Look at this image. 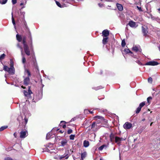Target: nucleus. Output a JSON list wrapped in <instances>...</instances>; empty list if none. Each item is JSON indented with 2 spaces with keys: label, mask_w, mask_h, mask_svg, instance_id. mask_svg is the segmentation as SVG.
Listing matches in <instances>:
<instances>
[{
  "label": "nucleus",
  "mask_w": 160,
  "mask_h": 160,
  "mask_svg": "<svg viewBox=\"0 0 160 160\" xmlns=\"http://www.w3.org/2000/svg\"><path fill=\"white\" fill-rule=\"evenodd\" d=\"M25 36H26V37L28 38V44L31 48L32 47V40L31 35V32L29 30L26 31Z\"/></svg>",
  "instance_id": "nucleus-1"
},
{
  "label": "nucleus",
  "mask_w": 160,
  "mask_h": 160,
  "mask_svg": "<svg viewBox=\"0 0 160 160\" xmlns=\"http://www.w3.org/2000/svg\"><path fill=\"white\" fill-rule=\"evenodd\" d=\"M3 70L8 72L9 74L10 75H13L15 73V72L13 71V69L12 68H9L7 66H3Z\"/></svg>",
  "instance_id": "nucleus-2"
},
{
  "label": "nucleus",
  "mask_w": 160,
  "mask_h": 160,
  "mask_svg": "<svg viewBox=\"0 0 160 160\" xmlns=\"http://www.w3.org/2000/svg\"><path fill=\"white\" fill-rule=\"evenodd\" d=\"M20 137L21 138H25L26 136H27L28 135V132L27 130H22L20 132Z\"/></svg>",
  "instance_id": "nucleus-3"
},
{
  "label": "nucleus",
  "mask_w": 160,
  "mask_h": 160,
  "mask_svg": "<svg viewBox=\"0 0 160 160\" xmlns=\"http://www.w3.org/2000/svg\"><path fill=\"white\" fill-rule=\"evenodd\" d=\"M132 126V124L129 122H126L123 125V128L126 129L131 128Z\"/></svg>",
  "instance_id": "nucleus-4"
},
{
  "label": "nucleus",
  "mask_w": 160,
  "mask_h": 160,
  "mask_svg": "<svg viewBox=\"0 0 160 160\" xmlns=\"http://www.w3.org/2000/svg\"><path fill=\"white\" fill-rule=\"evenodd\" d=\"M125 140V139L122 138H120L118 136L115 137V141L116 143H117L118 145H120L121 143V141H124Z\"/></svg>",
  "instance_id": "nucleus-5"
},
{
  "label": "nucleus",
  "mask_w": 160,
  "mask_h": 160,
  "mask_svg": "<svg viewBox=\"0 0 160 160\" xmlns=\"http://www.w3.org/2000/svg\"><path fill=\"white\" fill-rule=\"evenodd\" d=\"M23 48L25 53L28 56H29L30 54V52L28 45H23Z\"/></svg>",
  "instance_id": "nucleus-6"
},
{
  "label": "nucleus",
  "mask_w": 160,
  "mask_h": 160,
  "mask_svg": "<svg viewBox=\"0 0 160 160\" xmlns=\"http://www.w3.org/2000/svg\"><path fill=\"white\" fill-rule=\"evenodd\" d=\"M128 25H129L132 28H136L138 26V25L136 24V22L132 20L130 21L127 24V26Z\"/></svg>",
  "instance_id": "nucleus-7"
},
{
  "label": "nucleus",
  "mask_w": 160,
  "mask_h": 160,
  "mask_svg": "<svg viewBox=\"0 0 160 160\" xmlns=\"http://www.w3.org/2000/svg\"><path fill=\"white\" fill-rule=\"evenodd\" d=\"M102 36L103 37H108L109 34V31L107 29H105L102 32Z\"/></svg>",
  "instance_id": "nucleus-8"
},
{
  "label": "nucleus",
  "mask_w": 160,
  "mask_h": 160,
  "mask_svg": "<svg viewBox=\"0 0 160 160\" xmlns=\"http://www.w3.org/2000/svg\"><path fill=\"white\" fill-rule=\"evenodd\" d=\"M147 29V28H145L143 26L142 27V31L143 36L145 37H146L147 35V33L148 32Z\"/></svg>",
  "instance_id": "nucleus-9"
},
{
  "label": "nucleus",
  "mask_w": 160,
  "mask_h": 160,
  "mask_svg": "<svg viewBox=\"0 0 160 160\" xmlns=\"http://www.w3.org/2000/svg\"><path fill=\"white\" fill-rule=\"evenodd\" d=\"M158 63L156 61H150L147 62L145 64L146 65H150V66H156L158 65Z\"/></svg>",
  "instance_id": "nucleus-10"
},
{
  "label": "nucleus",
  "mask_w": 160,
  "mask_h": 160,
  "mask_svg": "<svg viewBox=\"0 0 160 160\" xmlns=\"http://www.w3.org/2000/svg\"><path fill=\"white\" fill-rule=\"evenodd\" d=\"M30 79L29 77H27L25 78L23 81V83L25 85L27 86L30 83Z\"/></svg>",
  "instance_id": "nucleus-11"
},
{
  "label": "nucleus",
  "mask_w": 160,
  "mask_h": 160,
  "mask_svg": "<svg viewBox=\"0 0 160 160\" xmlns=\"http://www.w3.org/2000/svg\"><path fill=\"white\" fill-rule=\"evenodd\" d=\"M68 143V140L66 139H63L61 142V146L62 147H64L67 145Z\"/></svg>",
  "instance_id": "nucleus-12"
},
{
  "label": "nucleus",
  "mask_w": 160,
  "mask_h": 160,
  "mask_svg": "<svg viewBox=\"0 0 160 160\" xmlns=\"http://www.w3.org/2000/svg\"><path fill=\"white\" fill-rule=\"evenodd\" d=\"M27 39L28 40V38L26 37V36L24 35L22 36V43L23 45L27 44L26 43V40Z\"/></svg>",
  "instance_id": "nucleus-13"
},
{
  "label": "nucleus",
  "mask_w": 160,
  "mask_h": 160,
  "mask_svg": "<svg viewBox=\"0 0 160 160\" xmlns=\"http://www.w3.org/2000/svg\"><path fill=\"white\" fill-rule=\"evenodd\" d=\"M108 37H103L102 40V43L103 45H106L108 41Z\"/></svg>",
  "instance_id": "nucleus-14"
},
{
  "label": "nucleus",
  "mask_w": 160,
  "mask_h": 160,
  "mask_svg": "<svg viewBox=\"0 0 160 160\" xmlns=\"http://www.w3.org/2000/svg\"><path fill=\"white\" fill-rule=\"evenodd\" d=\"M117 6L118 9L120 11H122L123 10V7L122 5L119 3H117Z\"/></svg>",
  "instance_id": "nucleus-15"
},
{
  "label": "nucleus",
  "mask_w": 160,
  "mask_h": 160,
  "mask_svg": "<svg viewBox=\"0 0 160 160\" xmlns=\"http://www.w3.org/2000/svg\"><path fill=\"white\" fill-rule=\"evenodd\" d=\"M67 123V122H66L62 121H61L60 125L61 126H62L63 128H65L66 127V124Z\"/></svg>",
  "instance_id": "nucleus-16"
},
{
  "label": "nucleus",
  "mask_w": 160,
  "mask_h": 160,
  "mask_svg": "<svg viewBox=\"0 0 160 160\" xmlns=\"http://www.w3.org/2000/svg\"><path fill=\"white\" fill-rule=\"evenodd\" d=\"M16 37L17 40L19 42H21L22 41V36L20 35L17 34L16 35Z\"/></svg>",
  "instance_id": "nucleus-17"
},
{
  "label": "nucleus",
  "mask_w": 160,
  "mask_h": 160,
  "mask_svg": "<svg viewBox=\"0 0 160 160\" xmlns=\"http://www.w3.org/2000/svg\"><path fill=\"white\" fill-rule=\"evenodd\" d=\"M24 122H22V124H23V126L22 127V128H25L26 127V125L28 121V119L25 117L24 118Z\"/></svg>",
  "instance_id": "nucleus-18"
},
{
  "label": "nucleus",
  "mask_w": 160,
  "mask_h": 160,
  "mask_svg": "<svg viewBox=\"0 0 160 160\" xmlns=\"http://www.w3.org/2000/svg\"><path fill=\"white\" fill-rule=\"evenodd\" d=\"M10 68H12L13 69V71L15 72V69L14 67V63L13 61L11 59L10 60Z\"/></svg>",
  "instance_id": "nucleus-19"
},
{
  "label": "nucleus",
  "mask_w": 160,
  "mask_h": 160,
  "mask_svg": "<svg viewBox=\"0 0 160 160\" xmlns=\"http://www.w3.org/2000/svg\"><path fill=\"white\" fill-rule=\"evenodd\" d=\"M87 156V152H84L81 153V158L82 160H83V159L86 157Z\"/></svg>",
  "instance_id": "nucleus-20"
},
{
  "label": "nucleus",
  "mask_w": 160,
  "mask_h": 160,
  "mask_svg": "<svg viewBox=\"0 0 160 160\" xmlns=\"http://www.w3.org/2000/svg\"><path fill=\"white\" fill-rule=\"evenodd\" d=\"M65 154L63 155L59 156V159L61 160L64 158H65L66 159H68L69 157V156L68 154H66L65 155Z\"/></svg>",
  "instance_id": "nucleus-21"
},
{
  "label": "nucleus",
  "mask_w": 160,
  "mask_h": 160,
  "mask_svg": "<svg viewBox=\"0 0 160 160\" xmlns=\"http://www.w3.org/2000/svg\"><path fill=\"white\" fill-rule=\"evenodd\" d=\"M89 145V142L87 141L86 140H85L83 142V146L85 147H88Z\"/></svg>",
  "instance_id": "nucleus-22"
},
{
  "label": "nucleus",
  "mask_w": 160,
  "mask_h": 160,
  "mask_svg": "<svg viewBox=\"0 0 160 160\" xmlns=\"http://www.w3.org/2000/svg\"><path fill=\"white\" fill-rule=\"evenodd\" d=\"M110 141L111 142H113L114 141V140L115 139V137L114 134L112 133H111L110 136Z\"/></svg>",
  "instance_id": "nucleus-23"
},
{
  "label": "nucleus",
  "mask_w": 160,
  "mask_h": 160,
  "mask_svg": "<svg viewBox=\"0 0 160 160\" xmlns=\"http://www.w3.org/2000/svg\"><path fill=\"white\" fill-rule=\"evenodd\" d=\"M126 54L130 53L132 54V52L129 50V48H125L123 50Z\"/></svg>",
  "instance_id": "nucleus-24"
},
{
  "label": "nucleus",
  "mask_w": 160,
  "mask_h": 160,
  "mask_svg": "<svg viewBox=\"0 0 160 160\" xmlns=\"http://www.w3.org/2000/svg\"><path fill=\"white\" fill-rule=\"evenodd\" d=\"M94 118L95 119H98L100 120H104V118L103 117L99 116H95L94 117Z\"/></svg>",
  "instance_id": "nucleus-25"
},
{
  "label": "nucleus",
  "mask_w": 160,
  "mask_h": 160,
  "mask_svg": "<svg viewBox=\"0 0 160 160\" xmlns=\"http://www.w3.org/2000/svg\"><path fill=\"white\" fill-rule=\"evenodd\" d=\"M23 24L24 25V28L26 31L29 30V28L28 27L27 23L25 21L23 22Z\"/></svg>",
  "instance_id": "nucleus-26"
},
{
  "label": "nucleus",
  "mask_w": 160,
  "mask_h": 160,
  "mask_svg": "<svg viewBox=\"0 0 160 160\" xmlns=\"http://www.w3.org/2000/svg\"><path fill=\"white\" fill-rule=\"evenodd\" d=\"M103 88H104L102 86H98L97 87L93 88V89L95 90H98L102 89Z\"/></svg>",
  "instance_id": "nucleus-27"
},
{
  "label": "nucleus",
  "mask_w": 160,
  "mask_h": 160,
  "mask_svg": "<svg viewBox=\"0 0 160 160\" xmlns=\"http://www.w3.org/2000/svg\"><path fill=\"white\" fill-rule=\"evenodd\" d=\"M152 99V98L150 96L148 97L147 98V103L148 105H149L151 103V101Z\"/></svg>",
  "instance_id": "nucleus-28"
},
{
  "label": "nucleus",
  "mask_w": 160,
  "mask_h": 160,
  "mask_svg": "<svg viewBox=\"0 0 160 160\" xmlns=\"http://www.w3.org/2000/svg\"><path fill=\"white\" fill-rule=\"evenodd\" d=\"M32 63H33V65L34 66L35 68H37V63L36 62V59H33L32 60Z\"/></svg>",
  "instance_id": "nucleus-29"
},
{
  "label": "nucleus",
  "mask_w": 160,
  "mask_h": 160,
  "mask_svg": "<svg viewBox=\"0 0 160 160\" xmlns=\"http://www.w3.org/2000/svg\"><path fill=\"white\" fill-rule=\"evenodd\" d=\"M8 128V126H2L0 128V132L3 131L4 129L7 128Z\"/></svg>",
  "instance_id": "nucleus-30"
},
{
  "label": "nucleus",
  "mask_w": 160,
  "mask_h": 160,
  "mask_svg": "<svg viewBox=\"0 0 160 160\" xmlns=\"http://www.w3.org/2000/svg\"><path fill=\"white\" fill-rule=\"evenodd\" d=\"M126 44L125 39H123L122 41L121 46L122 47H124Z\"/></svg>",
  "instance_id": "nucleus-31"
},
{
  "label": "nucleus",
  "mask_w": 160,
  "mask_h": 160,
  "mask_svg": "<svg viewBox=\"0 0 160 160\" xmlns=\"http://www.w3.org/2000/svg\"><path fill=\"white\" fill-rule=\"evenodd\" d=\"M132 50L136 52H137L138 51V48L136 46L133 47L132 48Z\"/></svg>",
  "instance_id": "nucleus-32"
},
{
  "label": "nucleus",
  "mask_w": 160,
  "mask_h": 160,
  "mask_svg": "<svg viewBox=\"0 0 160 160\" xmlns=\"http://www.w3.org/2000/svg\"><path fill=\"white\" fill-rule=\"evenodd\" d=\"M6 56V55L4 53H3L0 56V61H2L3 59Z\"/></svg>",
  "instance_id": "nucleus-33"
},
{
  "label": "nucleus",
  "mask_w": 160,
  "mask_h": 160,
  "mask_svg": "<svg viewBox=\"0 0 160 160\" xmlns=\"http://www.w3.org/2000/svg\"><path fill=\"white\" fill-rule=\"evenodd\" d=\"M145 104V102H143L140 103L139 106L142 108L143 107Z\"/></svg>",
  "instance_id": "nucleus-34"
},
{
  "label": "nucleus",
  "mask_w": 160,
  "mask_h": 160,
  "mask_svg": "<svg viewBox=\"0 0 160 160\" xmlns=\"http://www.w3.org/2000/svg\"><path fill=\"white\" fill-rule=\"evenodd\" d=\"M105 147H106V145H102L98 148V149L99 151H102Z\"/></svg>",
  "instance_id": "nucleus-35"
},
{
  "label": "nucleus",
  "mask_w": 160,
  "mask_h": 160,
  "mask_svg": "<svg viewBox=\"0 0 160 160\" xmlns=\"http://www.w3.org/2000/svg\"><path fill=\"white\" fill-rule=\"evenodd\" d=\"M96 125V122H93L92 124L91 125V128L92 129H94L95 127V126Z\"/></svg>",
  "instance_id": "nucleus-36"
},
{
  "label": "nucleus",
  "mask_w": 160,
  "mask_h": 160,
  "mask_svg": "<svg viewBox=\"0 0 160 160\" xmlns=\"http://www.w3.org/2000/svg\"><path fill=\"white\" fill-rule=\"evenodd\" d=\"M141 108H140L139 106L137 108L136 110V113L137 114L138 113L140 112L141 111Z\"/></svg>",
  "instance_id": "nucleus-37"
},
{
  "label": "nucleus",
  "mask_w": 160,
  "mask_h": 160,
  "mask_svg": "<svg viewBox=\"0 0 160 160\" xmlns=\"http://www.w3.org/2000/svg\"><path fill=\"white\" fill-rule=\"evenodd\" d=\"M25 72H26L27 73V74L28 75V77H29V78L30 77H31V73H30V72L29 71L28 69H26L25 70Z\"/></svg>",
  "instance_id": "nucleus-38"
},
{
  "label": "nucleus",
  "mask_w": 160,
  "mask_h": 160,
  "mask_svg": "<svg viewBox=\"0 0 160 160\" xmlns=\"http://www.w3.org/2000/svg\"><path fill=\"white\" fill-rule=\"evenodd\" d=\"M56 3L57 5L60 8H62L63 7L60 4V3L58 1H56Z\"/></svg>",
  "instance_id": "nucleus-39"
},
{
  "label": "nucleus",
  "mask_w": 160,
  "mask_h": 160,
  "mask_svg": "<svg viewBox=\"0 0 160 160\" xmlns=\"http://www.w3.org/2000/svg\"><path fill=\"white\" fill-rule=\"evenodd\" d=\"M71 0H62V1L65 3H70Z\"/></svg>",
  "instance_id": "nucleus-40"
},
{
  "label": "nucleus",
  "mask_w": 160,
  "mask_h": 160,
  "mask_svg": "<svg viewBox=\"0 0 160 160\" xmlns=\"http://www.w3.org/2000/svg\"><path fill=\"white\" fill-rule=\"evenodd\" d=\"M75 135H74L71 134L69 136V139L70 140H73L74 139Z\"/></svg>",
  "instance_id": "nucleus-41"
},
{
  "label": "nucleus",
  "mask_w": 160,
  "mask_h": 160,
  "mask_svg": "<svg viewBox=\"0 0 160 160\" xmlns=\"http://www.w3.org/2000/svg\"><path fill=\"white\" fill-rule=\"evenodd\" d=\"M23 92L24 93V95L25 96L27 97V96H28L29 95V94L28 93V92H27V91H26L25 90H23Z\"/></svg>",
  "instance_id": "nucleus-42"
},
{
  "label": "nucleus",
  "mask_w": 160,
  "mask_h": 160,
  "mask_svg": "<svg viewBox=\"0 0 160 160\" xmlns=\"http://www.w3.org/2000/svg\"><path fill=\"white\" fill-rule=\"evenodd\" d=\"M17 47L19 48H20V49H21V52H22V55H23V54H22V47L20 45V44L18 43L17 44Z\"/></svg>",
  "instance_id": "nucleus-43"
},
{
  "label": "nucleus",
  "mask_w": 160,
  "mask_h": 160,
  "mask_svg": "<svg viewBox=\"0 0 160 160\" xmlns=\"http://www.w3.org/2000/svg\"><path fill=\"white\" fill-rule=\"evenodd\" d=\"M22 63L23 64H24L26 62V60L25 57L24 56H22Z\"/></svg>",
  "instance_id": "nucleus-44"
},
{
  "label": "nucleus",
  "mask_w": 160,
  "mask_h": 160,
  "mask_svg": "<svg viewBox=\"0 0 160 160\" xmlns=\"http://www.w3.org/2000/svg\"><path fill=\"white\" fill-rule=\"evenodd\" d=\"M30 88H31V87L30 86L28 87V94L29 95H30L32 93V92L31 90H30Z\"/></svg>",
  "instance_id": "nucleus-45"
},
{
  "label": "nucleus",
  "mask_w": 160,
  "mask_h": 160,
  "mask_svg": "<svg viewBox=\"0 0 160 160\" xmlns=\"http://www.w3.org/2000/svg\"><path fill=\"white\" fill-rule=\"evenodd\" d=\"M12 23L13 24L14 27H15V25H16L15 22V21L14 19V18H13V16H12Z\"/></svg>",
  "instance_id": "nucleus-46"
},
{
  "label": "nucleus",
  "mask_w": 160,
  "mask_h": 160,
  "mask_svg": "<svg viewBox=\"0 0 160 160\" xmlns=\"http://www.w3.org/2000/svg\"><path fill=\"white\" fill-rule=\"evenodd\" d=\"M148 82L150 83H152V79L151 77H149L148 79Z\"/></svg>",
  "instance_id": "nucleus-47"
},
{
  "label": "nucleus",
  "mask_w": 160,
  "mask_h": 160,
  "mask_svg": "<svg viewBox=\"0 0 160 160\" xmlns=\"http://www.w3.org/2000/svg\"><path fill=\"white\" fill-rule=\"evenodd\" d=\"M50 133H48L47 134V136H46V138L47 139H49V138H50V137L51 136V135H50Z\"/></svg>",
  "instance_id": "nucleus-48"
},
{
  "label": "nucleus",
  "mask_w": 160,
  "mask_h": 160,
  "mask_svg": "<svg viewBox=\"0 0 160 160\" xmlns=\"http://www.w3.org/2000/svg\"><path fill=\"white\" fill-rule=\"evenodd\" d=\"M72 130L71 129H69L68 130L67 133L68 134H69L72 133Z\"/></svg>",
  "instance_id": "nucleus-49"
},
{
  "label": "nucleus",
  "mask_w": 160,
  "mask_h": 160,
  "mask_svg": "<svg viewBox=\"0 0 160 160\" xmlns=\"http://www.w3.org/2000/svg\"><path fill=\"white\" fill-rule=\"evenodd\" d=\"M7 1V0H2V1H0V3L2 4H5Z\"/></svg>",
  "instance_id": "nucleus-50"
},
{
  "label": "nucleus",
  "mask_w": 160,
  "mask_h": 160,
  "mask_svg": "<svg viewBox=\"0 0 160 160\" xmlns=\"http://www.w3.org/2000/svg\"><path fill=\"white\" fill-rule=\"evenodd\" d=\"M136 62L139 65H142V63L139 60H137V61H136Z\"/></svg>",
  "instance_id": "nucleus-51"
},
{
  "label": "nucleus",
  "mask_w": 160,
  "mask_h": 160,
  "mask_svg": "<svg viewBox=\"0 0 160 160\" xmlns=\"http://www.w3.org/2000/svg\"><path fill=\"white\" fill-rule=\"evenodd\" d=\"M12 2L13 4H15L17 3V0H12Z\"/></svg>",
  "instance_id": "nucleus-52"
},
{
  "label": "nucleus",
  "mask_w": 160,
  "mask_h": 160,
  "mask_svg": "<svg viewBox=\"0 0 160 160\" xmlns=\"http://www.w3.org/2000/svg\"><path fill=\"white\" fill-rule=\"evenodd\" d=\"M137 8L140 11H142L141 7H139L138 6H137Z\"/></svg>",
  "instance_id": "nucleus-53"
},
{
  "label": "nucleus",
  "mask_w": 160,
  "mask_h": 160,
  "mask_svg": "<svg viewBox=\"0 0 160 160\" xmlns=\"http://www.w3.org/2000/svg\"><path fill=\"white\" fill-rule=\"evenodd\" d=\"M75 118H72L71 119V120L70 121V122H72V121H74Z\"/></svg>",
  "instance_id": "nucleus-54"
},
{
  "label": "nucleus",
  "mask_w": 160,
  "mask_h": 160,
  "mask_svg": "<svg viewBox=\"0 0 160 160\" xmlns=\"http://www.w3.org/2000/svg\"><path fill=\"white\" fill-rule=\"evenodd\" d=\"M59 132L61 133H62L64 132V131H62V130H60L59 131Z\"/></svg>",
  "instance_id": "nucleus-55"
},
{
  "label": "nucleus",
  "mask_w": 160,
  "mask_h": 160,
  "mask_svg": "<svg viewBox=\"0 0 160 160\" xmlns=\"http://www.w3.org/2000/svg\"><path fill=\"white\" fill-rule=\"evenodd\" d=\"M89 112L90 113H91V114L93 113V111H89Z\"/></svg>",
  "instance_id": "nucleus-56"
},
{
  "label": "nucleus",
  "mask_w": 160,
  "mask_h": 160,
  "mask_svg": "<svg viewBox=\"0 0 160 160\" xmlns=\"http://www.w3.org/2000/svg\"><path fill=\"white\" fill-rule=\"evenodd\" d=\"M21 87L22 88H23V89H25L26 88V87L23 86H21Z\"/></svg>",
  "instance_id": "nucleus-57"
},
{
  "label": "nucleus",
  "mask_w": 160,
  "mask_h": 160,
  "mask_svg": "<svg viewBox=\"0 0 160 160\" xmlns=\"http://www.w3.org/2000/svg\"><path fill=\"white\" fill-rule=\"evenodd\" d=\"M98 5L100 7H101L102 6V5H101V4L100 3H98Z\"/></svg>",
  "instance_id": "nucleus-58"
},
{
  "label": "nucleus",
  "mask_w": 160,
  "mask_h": 160,
  "mask_svg": "<svg viewBox=\"0 0 160 160\" xmlns=\"http://www.w3.org/2000/svg\"><path fill=\"white\" fill-rule=\"evenodd\" d=\"M145 118H143V119L142 120V121H145Z\"/></svg>",
  "instance_id": "nucleus-59"
},
{
  "label": "nucleus",
  "mask_w": 160,
  "mask_h": 160,
  "mask_svg": "<svg viewBox=\"0 0 160 160\" xmlns=\"http://www.w3.org/2000/svg\"><path fill=\"white\" fill-rule=\"evenodd\" d=\"M153 122H152L150 124V126H151L152 125V124H153Z\"/></svg>",
  "instance_id": "nucleus-60"
},
{
  "label": "nucleus",
  "mask_w": 160,
  "mask_h": 160,
  "mask_svg": "<svg viewBox=\"0 0 160 160\" xmlns=\"http://www.w3.org/2000/svg\"><path fill=\"white\" fill-rule=\"evenodd\" d=\"M158 11H160V8H158Z\"/></svg>",
  "instance_id": "nucleus-61"
},
{
  "label": "nucleus",
  "mask_w": 160,
  "mask_h": 160,
  "mask_svg": "<svg viewBox=\"0 0 160 160\" xmlns=\"http://www.w3.org/2000/svg\"><path fill=\"white\" fill-rule=\"evenodd\" d=\"M158 48H159V51H160V45L159 47Z\"/></svg>",
  "instance_id": "nucleus-62"
},
{
  "label": "nucleus",
  "mask_w": 160,
  "mask_h": 160,
  "mask_svg": "<svg viewBox=\"0 0 160 160\" xmlns=\"http://www.w3.org/2000/svg\"><path fill=\"white\" fill-rule=\"evenodd\" d=\"M14 135L15 136V137L16 138V136H15L16 135H15V133L14 134Z\"/></svg>",
  "instance_id": "nucleus-63"
},
{
  "label": "nucleus",
  "mask_w": 160,
  "mask_h": 160,
  "mask_svg": "<svg viewBox=\"0 0 160 160\" xmlns=\"http://www.w3.org/2000/svg\"><path fill=\"white\" fill-rule=\"evenodd\" d=\"M100 160H103L102 158H100Z\"/></svg>",
  "instance_id": "nucleus-64"
}]
</instances>
